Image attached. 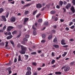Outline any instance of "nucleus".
<instances>
[{"label":"nucleus","mask_w":75,"mask_h":75,"mask_svg":"<svg viewBox=\"0 0 75 75\" xmlns=\"http://www.w3.org/2000/svg\"><path fill=\"white\" fill-rule=\"evenodd\" d=\"M60 21H61V22H62L64 21V19H60Z\"/></svg>","instance_id":"54"},{"label":"nucleus","mask_w":75,"mask_h":75,"mask_svg":"<svg viewBox=\"0 0 75 75\" xmlns=\"http://www.w3.org/2000/svg\"><path fill=\"white\" fill-rule=\"evenodd\" d=\"M36 7L40 8L42 7V5H41V4H37L36 5Z\"/></svg>","instance_id":"5"},{"label":"nucleus","mask_w":75,"mask_h":75,"mask_svg":"<svg viewBox=\"0 0 75 75\" xmlns=\"http://www.w3.org/2000/svg\"><path fill=\"white\" fill-rule=\"evenodd\" d=\"M16 33L17 31H14L12 32V34H13V35H14V34H16Z\"/></svg>","instance_id":"34"},{"label":"nucleus","mask_w":75,"mask_h":75,"mask_svg":"<svg viewBox=\"0 0 75 75\" xmlns=\"http://www.w3.org/2000/svg\"><path fill=\"white\" fill-rule=\"evenodd\" d=\"M21 36V33H20L17 36V38H19Z\"/></svg>","instance_id":"45"},{"label":"nucleus","mask_w":75,"mask_h":75,"mask_svg":"<svg viewBox=\"0 0 75 75\" xmlns=\"http://www.w3.org/2000/svg\"><path fill=\"white\" fill-rule=\"evenodd\" d=\"M10 3L13 4H14V1H13V2H11Z\"/></svg>","instance_id":"62"},{"label":"nucleus","mask_w":75,"mask_h":75,"mask_svg":"<svg viewBox=\"0 0 75 75\" xmlns=\"http://www.w3.org/2000/svg\"><path fill=\"white\" fill-rule=\"evenodd\" d=\"M21 44H23V45H25V43L24 42H21Z\"/></svg>","instance_id":"53"},{"label":"nucleus","mask_w":75,"mask_h":75,"mask_svg":"<svg viewBox=\"0 0 75 75\" xmlns=\"http://www.w3.org/2000/svg\"><path fill=\"white\" fill-rule=\"evenodd\" d=\"M72 3L74 5L75 4V0H73Z\"/></svg>","instance_id":"42"},{"label":"nucleus","mask_w":75,"mask_h":75,"mask_svg":"<svg viewBox=\"0 0 75 75\" xmlns=\"http://www.w3.org/2000/svg\"><path fill=\"white\" fill-rule=\"evenodd\" d=\"M56 7L57 8H60V6L59 5H57L56 6Z\"/></svg>","instance_id":"52"},{"label":"nucleus","mask_w":75,"mask_h":75,"mask_svg":"<svg viewBox=\"0 0 75 75\" xmlns=\"http://www.w3.org/2000/svg\"><path fill=\"white\" fill-rule=\"evenodd\" d=\"M28 20V18H25L24 19V24L25 25V22H27Z\"/></svg>","instance_id":"12"},{"label":"nucleus","mask_w":75,"mask_h":75,"mask_svg":"<svg viewBox=\"0 0 75 75\" xmlns=\"http://www.w3.org/2000/svg\"><path fill=\"white\" fill-rule=\"evenodd\" d=\"M73 23V22H71L69 24V25H72V24Z\"/></svg>","instance_id":"55"},{"label":"nucleus","mask_w":75,"mask_h":75,"mask_svg":"<svg viewBox=\"0 0 75 75\" xmlns=\"http://www.w3.org/2000/svg\"><path fill=\"white\" fill-rule=\"evenodd\" d=\"M4 11V9L3 8H0V13H1Z\"/></svg>","instance_id":"20"},{"label":"nucleus","mask_w":75,"mask_h":75,"mask_svg":"<svg viewBox=\"0 0 75 75\" xmlns=\"http://www.w3.org/2000/svg\"><path fill=\"white\" fill-rule=\"evenodd\" d=\"M14 28V27L12 26H9L7 28V31H11L12 30V29H13Z\"/></svg>","instance_id":"2"},{"label":"nucleus","mask_w":75,"mask_h":75,"mask_svg":"<svg viewBox=\"0 0 75 75\" xmlns=\"http://www.w3.org/2000/svg\"><path fill=\"white\" fill-rule=\"evenodd\" d=\"M4 34L6 35H8V33L6 31L4 32Z\"/></svg>","instance_id":"25"},{"label":"nucleus","mask_w":75,"mask_h":75,"mask_svg":"<svg viewBox=\"0 0 75 75\" xmlns=\"http://www.w3.org/2000/svg\"><path fill=\"white\" fill-rule=\"evenodd\" d=\"M56 66L55 65H54L53 66H52V67L53 68H55Z\"/></svg>","instance_id":"63"},{"label":"nucleus","mask_w":75,"mask_h":75,"mask_svg":"<svg viewBox=\"0 0 75 75\" xmlns=\"http://www.w3.org/2000/svg\"><path fill=\"white\" fill-rule=\"evenodd\" d=\"M69 67L68 66H65L64 69V71L65 72L66 71H69Z\"/></svg>","instance_id":"3"},{"label":"nucleus","mask_w":75,"mask_h":75,"mask_svg":"<svg viewBox=\"0 0 75 75\" xmlns=\"http://www.w3.org/2000/svg\"><path fill=\"white\" fill-rule=\"evenodd\" d=\"M27 69L28 71H30L31 70V68L30 67H28L27 68Z\"/></svg>","instance_id":"21"},{"label":"nucleus","mask_w":75,"mask_h":75,"mask_svg":"<svg viewBox=\"0 0 75 75\" xmlns=\"http://www.w3.org/2000/svg\"><path fill=\"white\" fill-rule=\"evenodd\" d=\"M38 21L39 23H41L42 21V20L41 19H40L38 20Z\"/></svg>","instance_id":"28"},{"label":"nucleus","mask_w":75,"mask_h":75,"mask_svg":"<svg viewBox=\"0 0 75 75\" xmlns=\"http://www.w3.org/2000/svg\"><path fill=\"white\" fill-rule=\"evenodd\" d=\"M52 32L53 33H55V30H52Z\"/></svg>","instance_id":"51"},{"label":"nucleus","mask_w":75,"mask_h":75,"mask_svg":"<svg viewBox=\"0 0 75 75\" xmlns=\"http://www.w3.org/2000/svg\"><path fill=\"white\" fill-rule=\"evenodd\" d=\"M6 25H4V26L3 28V30H4H4H6Z\"/></svg>","instance_id":"26"},{"label":"nucleus","mask_w":75,"mask_h":75,"mask_svg":"<svg viewBox=\"0 0 75 75\" xmlns=\"http://www.w3.org/2000/svg\"><path fill=\"white\" fill-rule=\"evenodd\" d=\"M36 54H37V53H36V52H33L31 53V54H32V55H35Z\"/></svg>","instance_id":"31"},{"label":"nucleus","mask_w":75,"mask_h":75,"mask_svg":"<svg viewBox=\"0 0 75 75\" xmlns=\"http://www.w3.org/2000/svg\"><path fill=\"white\" fill-rule=\"evenodd\" d=\"M32 64L33 65H35V66H36L37 65V64L36 63H33Z\"/></svg>","instance_id":"41"},{"label":"nucleus","mask_w":75,"mask_h":75,"mask_svg":"<svg viewBox=\"0 0 75 75\" xmlns=\"http://www.w3.org/2000/svg\"><path fill=\"white\" fill-rule=\"evenodd\" d=\"M59 4L61 5V6H62V4H63V2L62 1H60L59 2Z\"/></svg>","instance_id":"24"},{"label":"nucleus","mask_w":75,"mask_h":75,"mask_svg":"<svg viewBox=\"0 0 75 75\" xmlns=\"http://www.w3.org/2000/svg\"><path fill=\"white\" fill-rule=\"evenodd\" d=\"M31 5V4H28L25 5V7H28V6H30Z\"/></svg>","instance_id":"36"},{"label":"nucleus","mask_w":75,"mask_h":75,"mask_svg":"<svg viewBox=\"0 0 75 75\" xmlns=\"http://www.w3.org/2000/svg\"><path fill=\"white\" fill-rule=\"evenodd\" d=\"M29 37H30V36H29V35H26L25 36V37L26 38H29Z\"/></svg>","instance_id":"47"},{"label":"nucleus","mask_w":75,"mask_h":75,"mask_svg":"<svg viewBox=\"0 0 75 75\" xmlns=\"http://www.w3.org/2000/svg\"><path fill=\"white\" fill-rule=\"evenodd\" d=\"M21 50L19 51V52L22 54H25V51H27V48L25 47L23 45L21 46Z\"/></svg>","instance_id":"1"},{"label":"nucleus","mask_w":75,"mask_h":75,"mask_svg":"<svg viewBox=\"0 0 75 75\" xmlns=\"http://www.w3.org/2000/svg\"><path fill=\"white\" fill-rule=\"evenodd\" d=\"M38 70V71H40V70H41V68H38L37 69Z\"/></svg>","instance_id":"60"},{"label":"nucleus","mask_w":75,"mask_h":75,"mask_svg":"<svg viewBox=\"0 0 75 75\" xmlns=\"http://www.w3.org/2000/svg\"><path fill=\"white\" fill-rule=\"evenodd\" d=\"M48 38L49 40H51V39L52 38V35H50V36H49L48 37Z\"/></svg>","instance_id":"32"},{"label":"nucleus","mask_w":75,"mask_h":75,"mask_svg":"<svg viewBox=\"0 0 75 75\" xmlns=\"http://www.w3.org/2000/svg\"><path fill=\"white\" fill-rule=\"evenodd\" d=\"M45 42V40H43L41 41V42L42 43H44Z\"/></svg>","instance_id":"39"},{"label":"nucleus","mask_w":75,"mask_h":75,"mask_svg":"<svg viewBox=\"0 0 75 75\" xmlns=\"http://www.w3.org/2000/svg\"><path fill=\"white\" fill-rule=\"evenodd\" d=\"M10 42L11 44H12L13 45H14V42H13V41L12 40H10Z\"/></svg>","instance_id":"30"},{"label":"nucleus","mask_w":75,"mask_h":75,"mask_svg":"<svg viewBox=\"0 0 75 75\" xmlns=\"http://www.w3.org/2000/svg\"><path fill=\"white\" fill-rule=\"evenodd\" d=\"M46 35H45V34H43L42 35V37L43 38H45Z\"/></svg>","instance_id":"29"},{"label":"nucleus","mask_w":75,"mask_h":75,"mask_svg":"<svg viewBox=\"0 0 75 75\" xmlns=\"http://www.w3.org/2000/svg\"><path fill=\"white\" fill-rule=\"evenodd\" d=\"M55 62V60L54 59H53L52 61L51 62L52 64H54V63Z\"/></svg>","instance_id":"23"},{"label":"nucleus","mask_w":75,"mask_h":75,"mask_svg":"<svg viewBox=\"0 0 75 75\" xmlns=\"http://www.w3.org/2000/svg\"><path fill=\"white\" fill-rule=\"evenodd\" d=\"M12 37H13V35H11L6 37V39L7 40H10V39H11Z\"/></svg>","instance_id":"10"},{"label":"nucleus","mask_w":75,"mask_h":75,"mask_svg":"<svg viewBox=\"0 0 75 75\" xmlns=\"http://www.w3.org/2000/svg\"><path fill=\"white\" fill-rule=\"evenodd\" d=\"M0 33H3V30L1 29L0 30Z\"/></svg>","instance_id":"61"},{"label":"nucleus","mask_w":75,"mask_h":75,"mask_svg":"<svg viewBox=\"0 0 75 75\" xmlns=\"http://www.w3.org/2000/svg\"><path fill=\"white\" fill-rule=\"evenodd\" d=\"M1 17L2 20L4 21H6V18L5 17V16H4L3 15H2L1 16Z\"/></svg>","instance_id":"7"},{"label":"nucleus","mask_w":75,"mask_h":75,"mask_svg":"<svg viewBox=\"0 0 75 75\" xmlns=\"http://www.w3.org/2000/svg\"><path fill=\"white\" fill-rule=\"evenodd\" d=\"M28 13H29V11H25L24 14L25 15H27Z\"/></svg>","instance_id":"14"},{"label":"nucleus","mask_w":75,"mask_h":75,"mask_svg":"<svg viewBox=\"0 0 75 75\" xmlns=\"http://www.w3.org/2000/svg\"><path fill=\"white\" fill-rule=\"evenodd\" d=\"M10 21L12 22H14L16 21V18L15 17H12L11 18Z\"/></svg>","instance_id":"4"},{"label":"nucleus","mask_w":75,"mask_h":75,"mask_svg":"<svg viewBox=\"0 0 75 75\" xmlns=\"http://www.w3.org/2000/svg\"><path fill=\"white\" fill-rule=\"evenodd\" d=\"M67 4V3L66 1H64V4L65 5V4Z\"/></svg>","instance_id":"50"},{"label":"nucleus","mask_w":75,"mask_h":75,"mask_svg":"<svg viewBox=\"0 0 75 75\" xmlns=\"http://www.w3.org/2000/svg\"><path fill=\"white\" fill-rule=\"evenodd\" d=\"M71 5L69 3H68L67 4V5L66 6V7L67 9H68L69 8L71 7Z\"/></svg>","instance_id":"6"},{"label":"nucleus","mask_w":75,"mask_h":75,"mask_svg":"<svg viewBox=\"0 0 75 75\" xmlns=\"http://www.w3.org/2000/svg\"><path fill=\"white\" fill-rule=\"evenodd\" d=\"M20 61L22 62V60L21 59V56L20 55H19L18 56V61Z\"/></svg>","instance_id":"15"},{"label":"nucleus","mask_w":75,"mask_h":75,"mask_svg":"<svg viewBox=\"0 0 75 75\" xmlns=\"http://www.w3.org/2000/svg\"><path fill=\"white\" fill-rule=\"evenodd\" d=\"M58 20V18L57 17H56L55 18V19L54 20V21H57Z\"/></svg>","instance_id":"44"},{"label":"nucleus","mask_w":75,"mask_h":75,"mask_svg":"<svg viewBox=\"0 0 75 75\" xmlns=\"http://www.w3.org/2000/svg\"><path fill=\"white\" fill-rule=\"evenodd\" d=\"M63 47H65V48H67L68 47V45L63 46Z\"/></svg>","instance_id":"56"},{"label":"nucleus","mask_w":75,"mask_h":75,"mask_svg":"<svg viewBox=\"0 0 75 75\" xmlns=\"http://www.w3.org/2000/svg\"><path fill=\"white\" fill-rule=\"evenodd\" d=\"M74 27L75 26L74 25H73L71 27V29H73V28H74Z\"/></svg>","instance_id":"46"},{"label":"nucleus","mask_w":75,"mask_h":75,"mask_svg":"<svg viewBox=\"0 0 75 75\" xmlns=\"http://www.w3.org/2000/svg\"><path fill=\"white\" fill-rule=\"evenodd\" d=\"M65 29L66 30H67V31H68L69 30V28H66Z\"/></svg>","instance_id":"57"},{"label":"nucleus","mask_w":75,"mask_h":75,"mask_svg":"<svg viewBox=\"0 0 75 75\" xmlns=\"http://www.w3.org/2000/svg\"><path fill=\"white\" fill-rule=\"evenodd\" d=\"M33 28L34 30H36V28H34V25H33Z\"/></svg>","instance_id":"48"},{"label":"nucleus","mask_w":75,"mask_h":75,"mask_svg":"<svg viewBox=\"0 0 75 75\" xmlns=\"http://www.w3.org/2000/svg\"><path fill=\"white\" fill-rule=\"evenodd\" d=\"M71 10L72 11L73 13H74L75 12V9L74 8V6H72L71 8Z\"/></svg>","instance_id":"9"},{"label":"nucleus","mask_w":75,"mask_h":75,"mask_svg":"<svg viewBox=\"0 0 75 75\" xmlns=\"http://www.w3.org/2000/svg\"><path fill=\"white\" fill-rule=\"evenodd\" d=\"M23 40L24 41H28V40H27V39L25 38H24V39H23Z\"/></svg>","instance_id":"40"},{"label":"nucleus","mask_w":75,"mask_h":75,"mask_svg":"<svg viewBox=\"0 0 75 75\" xmlns=\"http://www.w3.org/2000/svg\"><path fill=\"white\" fill-rule=\"evenodd\" d=\"M37 10H36V11H34L33 13V15H35V14L37 13Z\"/></svg>","instance_id":"22"},{"label":"nucleus","mask_w":75,"mask_h":75,"mask_svg":"<svg viewBox=\"0 0 75 75\" xmlns=\"http://www.w3.org/2000/svg\"><path fill=\"white\" fill-rule=\"evenodd\" d=\"M50 13L52 14H54L55 13V11H52L50 12Z\"/></svg>","instance_id":"18"},{"label":"nucleus","mask_w":75,"mask_h":75,"mask_svg":"<svg viewBox=\"0 0 75 75\" xmlns=\"http://www.w3.org/2000/svg\"><path fill=\"white\" fill-rule=\"evenodd\" d=\"M65 40L63 39L61 41V44L62 45H66V43L64 42Z\"/></svg>","instance_id":"8"},{"label":"nucleus","mask_w":75,"mask_h":75,"mask_svg":"<svg viewBox=\"0 0 75 75\" xmlns=\"http://www.w3.org/2000/svg\"><path fill=\"white\" fill-rule=\"evenodd\" d=\"M53 42H57V38H55L53 40Z\"/></svg>","instance_id":"17"},{"label":"nucleus","mask_w":75,"mask_h":75,"mask_svg":"<svg viewBox=\"0 0 75 75\" xmlns=\"http://www.w3.org/2000/svg\"><path fill=\"white\" fill-rule=\"evenodd\" d=\"M53 47H54L56 48H58L59 47V45H53Z\"/></svg>","instance_id":"13"},{"label":"nucleus","mask_w":75,"mask_h":75,"mask_svg":"<svg viewBox=\"0 0 75 75\" xmlns=\"http://www.w3.org/2000/svg\"><path fill=\"white\" fill-rule=\"evenodd\" d=\"M55 74H61V73L60 72H57L55 73Z\"/></svg>","instance_id":"35"},{"label":"nucleus","mask_w":75,"mask_h":75,"mask_svg":"<svg viewBox=\"0 0 75 75\" xmlns=\"http://www.w3.org/2000/svg\"><path fill=\"white\" fill-rule=\"evenodd\" d=\"M25 58L26 59H28V55H25Z\"/></svg>","instance_id":"43"},{"label":"nucleus","mask_w":75,"mask_h":75,"mask_svg":"<svg viewBox=\"0 0 75 75\" xmlns=\"http://www.w3.org/2000/svg\"><path fill=\"white\" fill-rule=\"evenodd\" d=\"M31 74V72L30 71H27L26 73V75H30Z\"/></svg>","instance_id":"11"},{"label":"nucleus","mask_w":75,"mask_h":75,"mask_svg":"<svg viewBox=\"0 0 75 75\" xmlns=\"http://www.w3.org/2000/svg\"><path fill=\"white\" fill-rule=\"evenodd\" d=\"M8 71L9 74H11V70H8Z\"/></svg>","instance_id":"49"},{"label":"nucleus","mask_w":75,"mask_h":75,"mask_svg":"<svg viewBox=\"0 0 75 75\" xmlns=\"http://www.w3.org/2000/svg\"><path fill=\"white\" fill-rule=\"evenodd\" d=\"M6 43V45H5V46L6 47H7V45H8V42L7 41H6L5 42Z\"/></svg>","instance_id":"33"},{"label":"nucleus","mask_w":75,"mask_h":75,"mask_svg":"<svg viewBox=\"0 0 75 75\" xmlns=\"http://www.w3.org/2000/svg\"><path fill=\"white\" fill-rule=\"evenodd\" d=\"M33 34L34 35H37V32H36L35 30H34L33 31Z\"/></svg>","instance_id":"16"},{"label":"nucleus","mask_w":75,"mask_h":75,"mask_svg":"<svg viewBox=\"0 0 75 75\" xmlns=\"http://www.w3.org/2000/svg\"><path fill=\"white\" fill-rule=\"evenodd\" d=\"M67 54V52H64V54H62V56L64 57Z\"/></svg>","instance_id":"19"},{"label":"nucleus","mask_w":75,"mask_h":75,"mask_svg":"<svg viewBox=\"0 0 75 75\" xmlns=\"http://www.w3.org/2000/svg\"><path fill=\"white\" fill-rule=\"evenodd\" d=\"M52 57H55V54H54V52H52Z\"/></svg>","instance_id":"38"},{"label":"nucleus","mask_w":75,"mask_h":75,"mask_svg":"<svg viewBox=\"0 0 75 75\" xmlns=\"http://www.w3.org/2000/svg\"><path fill=\"white\" fill-rule=\"evenodd\" d=\"M41 15V14L40 13H39L36 16L37 18H38V17H40V16Z\"/></svg>","instance_id":"37"},{"label":"nucleus","mask_w":75,"mask_h":75,"mask_svg":"<svg viewBox=\"0 0 75 75\" xmlns=\"http://www.w3.org/2000/svg\"><path fill=\"white\" fill-rule=\"evenodd\" d=\"M48 23L47 21H46L44 23V25H48Z\"/></svg>","instance_id":"27"},{"label":"nucleus","mask_w":75,"mask_h":75,"mask_svg":"<svg viewBox=\"0 0 75 75\" xmlns=\"http://www.w3.org/2000/svg\"><path fill=\"white\" fill-rule=\"evenodd\" d=\"M14 62H17V59H16V58H15Z\"/></svg>","instance_id":"58"},{"label":"nucleus","mask_w":75,"mask_h":75,"mask_svg":"<svg viewBox=\"0 0 75 75\" xmlns=\"http://www.w3.org/2000/svg\"><path fill=\"white\" fill-rule=\"evenodd\" d=\"M72 21H73V22H75V18L73 19L72 20Z\"/></svg>","instance_id":"64"},{"label":"nucleus","mask_w":75,"mask_h":75,"mask_svg":"<svg viewBox=\"0 0 75 75\" xmlns=\"http://www.w3.org/2000/svg\"><path fill=\"white\" fill-rule=\"evenodd\" d=\"M21 13H18L17 14V16H21Z\"/></svg>","instance_id":"59"}]
</instances>
